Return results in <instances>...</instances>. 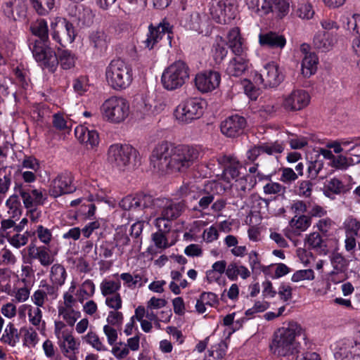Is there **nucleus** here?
<instances>
[{"mask_svg": "<svg viewBox=\"0 0 360 360\" xmlns=\"http://www.w3.org/2000/svg\"><path fill=\"white\" fill-rule=\"evenodd\" d=\"M302 335L305 340L304 330L302 326L296 322H290L274 333L270 349L279 356L294 355L300 352V344L295 338Z\"/></svg>", "mask_w": 360, "mask_h": 360, "instance_id": "f257e3e1", "label": "nucleus"}, {"mask_svg": "<svg viewBox=\"0 0 360 360\" xmlns=\"http://www.w3.org/2000/svg\"><path fill=\"white\" fill-rule=\"evenodd\" d=\"M105 79L112 89H126L133 81V69L121 59L112 60L105 68Z\"/></svg>", "mask_w": 360, "mask_h": 360, "instance_id": "f03ea898", "label": "nucleus"}, {"mask_svg": "<svg viewBox=\"0 0 360 360\" xmlns=\"http://www.w3.org/2000/svg\"><path fill=\"white\" fill-rule=\"evenodd\" d=\"M101 112L105 121L115 124H120L129 115V103L122 96H112L104 101L101 106Z\"/></svg>", "mask_w": 360, "mask_h": 360, "instance_id": "7ed1b4c3", "label": "nucleus"}, {"mask_svg": "<svg viewBox=\"0 0 360 360\" xmlns=\"http://www.w3.org/2000/svg\"><path fill=\"white\" fill-rule=\"evenodd\" d=\"M108 160L113 167L124 171L131 164L140 162L139 153L130 145L113 144L108 149Z\"/></svg>", "mask_w": 360, "mask_h": 360, "instance_id": "20e7f679", "label": "nucleus"}, {"mask_svg": "<svg viewBox=\"0 0 360 360\" xmlns=\"http://www.w3.org/2000/svg\"><path fill=\"white\" fill-rule=\"evenodd\" d=\"M190 70L186 63L177 60L166 68L162 75L161 82L167 90L181 87L189 78Z\"/></svg>", "mask_w": 360, "mask_h": 360, "instance_id": "39448f33", "label": "nucleus"}, {"mask_svg": "<svg viewBox=\"0 0 360 360\" xmlns=\"http://www.w3.org/2000/svg\"><path fill=\"white\" fill-rule=\"evenodd\" d=\"M76 283L72 281L67 291L63 294L62 300L58 304L59 318L62 319L68 326L72 327L81 317V312L78 309L75 300V289Z\"/></svg>", "mask_w": 360, "mask_h": 360, "instance_id": "423d86ee", "label": "nucleus"}, {"mask_svg": "<svg viewBox=\"0 0 360 360\" xmlns=\"http://www.w3.org/2000/svg\"><path fill=\"white\" fill-rule=\"evenodd\" d=\"M173 144L167 141L158 143L150 155V166L156 172H173Z\"/></svg>", "mask_w": 360, "mask_h": 360, "instance_id": "0eeeda50", "label": "nucleus"}, {"mask_svg": "<svg viewBox=\"0 0 360 360\" xmlns=\"http://www.w3.org/2000/svg\"><path fill=\"white\" fill-rule=\"evenodd\" d=\"M33 57L36 62L44 69L54 72L58 65L56 52L49 46L48 42L35 40L30 45Z\"/></svg>", "mask_w": 360, "mask_h": 360, "instance_id": "6e6552de", "label": "nucleus"}, {"mask_svg": "<svg viewBox=\"0 0 360 360\" xmlns=\"http://www.w3.org/2000/svg\"><path fill=\"white\" fill-rule=\"evenodd\" d=\"M51 37L61 46L75 41L76 32L73 25L66 18L55 17L50 22Z\"/></svg>", "mask_w": 360, "mask_h": 360, "instance_id": "1a4fd4ad", "label": "nucleus"}, {"mask_svg": "<svg viewBox=\"0 0 360 360\" xmlns=\"http://www.w3.org/2000/svg\"><path fill=\"white\" fill-rule=\"evenodd\" d=\"M200 155L198 147L190 146H174L173 171L184 172L192 166Z\"/></svg>", "mask_w": 360, "mask_h": 360, "instance_id": "9d476101", "label": "nucleus"}, {"mask_svg": "<svg viewBox=\"0 0 360 360\" xmlns=\"http://www.w3.org/2000/svg\"><path fill=\"white\" fill-rule=\"evenodd\" d=\"M336 360H360V331L355 338H345L337 341L333 348Z\"/></svg>", "mask_w": 360, "mask_h": 360, "instance_id": "9b49d317", "label": "nucleus"}, {"mask_svg": "<svg viewBox=\"0 0 360 360\" xmlns=\"http://www.w3.org/2000/svg\"><path fill=\"white\" fill-rule=\"evenodd\" d=\"M202 113V102L198 98H191L176 107L174 116L179 122L186 124L200 118Z\"/></svg>", "mask_w": 360, "mask_h": 360, "instance_id": "f8f14e48", "label": "nucleus"}, {"mask_svg": "<svg viewBox=\"0 0 360 360\" xmlns=\"http://www.w3.org/2000/svg\"><path fill=\"white\" fill-rule=\"evenodd\" d=\"M210 14L216 22L227 24L235 18L233 4L231 0H212Z\"/></svg>", "mask_w": 360, "mask_h": 360, "instance_id": "ddd939ff", "label": "nucleus"}, {"mask_svg": "<svg viewBox=\"0 0 360 360\" xmlns=\"http://www.w3.org/2000/svg\"><path fill=\"white\" fill-rule=\"evenodd\" d=\"M77 189L74 183L73 174L68 171L61 172L52 180L49 193L53 198H58L65 194L72 193Z\"/></svg>", "mask_w": 360, "mask_h": 360, "instance_id": "4468645a", "label": "nucleus"}, {"mask_svg": "<svg viewBox=\"0 0 360 360\" xmlns=\"http://www.w3.org/2000/svg\"><path fill=\"white\" fill-rule=\"evenodd\" d=\"M156 210L160 214L171 221L178 218L185 210V204L184 202H174L166 198H153L151 207Z\"/></svg>", "mask_w": 360, "mask_h": 360, "instance_id": "2eb2a0df", "label": "nucleus"}, {"mask_svg": "<svg viewBox=\"0 0 360 360\" xmlns=\"http://www.w3.org/2000/svg\"><path fill=\"white\" fill-rule=\"evenodd\" d=\"M13 191L22 198L23 205L30 209L35 205H42L44 198L41 189L33 188L24 183H15Z\"/></svg>", "mask_w": 360, "mask_h": 360, "instance_id": "dca6fc26", "label": "nucleus"}, {"mask_svg": "<svg viewBox=\"0 0 360 360\" xmlns=\"http://www.w3.org/2000/svg\"><path fill=\"white\" fill-rule=\"evenodd\" d=\"M310 102V96L303 89H294L282 97V108L288 112L300 111L306 108Z\"/></svg>", "mask_w": 360, "mask_h": 360, "instance_id": "f3484780", "label": "nucleus"}, {"mask_svg": "<svg viewBox=\"0 0 360 360\" xmlns=\"http://www.w3.org/2000/svg\"><path fill=\"white\" fill-rule=\"evenodd\" d=\"M58 297V289L47 283L39 285L37 290L31 295V301L34 306L44 307L46 304H51Z\"/></svg>", "mask_w": 360, "mask_h": 360, "instance_id": "a211bd4d", "label": "nucleus"}, {"mask_svg": "<svg viewBox=\"0 0 360 360\" xmlns=\"http://www.w3.org/2000/svg\"><path fill=\"white\" fill-rule=\"evenodd\" d=\"M172 28L173 26L165 20L160 22L158 26L149 25L146 39L143 41L145 46L149 49H152L166 34H167V39L169 40V42H171L172 38Z\"/></svg>", "mask_w": 360, "mask_h": 360, "instance_id": "6ab92c4d", "label": "nucleus"}, {"mask_svg": "<svg viewBox=\"0 0 360 360\" xmlns=\"http://www.w3.org/2000/svg\"><path fill=\"white\" fill-rule=\"evenodd\" d=\"M18 172L24 183H34L37 179V174L40 172L39 162L34 156L25 155L18 166Z\"/></svg>", "mask_w": 360, "mask_h": 360, "instance_id": "aec40b11", "label": "nucleus"}, {"mask_svg": "<svg viewBox=\"0 0 360 360\" xmlns=\"http://www.w3.org/2000/svg\"><path fill=\"white\" fill-rule=\"evenodd\" d=\"M221 75L217 71H205L198 73L195 77V85L202 93L211 92L220 84Z\"/></svg>", "mask_w": 360, "mask_h": 360, "instance_id": "412c9836", "label": "nucleus"}, {"mask_svg": "<svg viewBox=\"0 0 360 360\" xmlns=\"http://www.w3.org/2000/svg\"><path fill=\"white\" fill-rule=\"evenodd\" d=\"M283 73L275 63H266L259 76L263 85L270 88L278 86L283 82Z\"/></svg>", "mask_w": 360, "mask_h": 360, "instance_id": "4be33fe9", "label": "nucleus"}, {"mask_svg": "<svg viewBox=\"0 0 360 360\" xmlns=\"http://www.w3.org/2000/svg\"><path fill=\"white\" fill-rule=\"evenodd\" d=\"M152 202L153 197L150 195H129L120 201L119 206L124 210H142L150 207Z\"/></svg>", "mask_w": 360, "mask_h": 360, "instance_id": "5701e85b", "label": "nucleus"}, {"mask_svg": "<svg viewBox=\"0 0 360 360\" xmlns=\"http://www.w3.org/2000/svg\"><path fill=\"white\" fill-rule=\"evenodd\" d=\"M246 121L242 116L235 115L228 117L221 123L222 134L229 137H235L243 132Z\"/></svg>", "mask_w": 360, "mask_h": 360, "instance_id": "b1692460", "label": "nucleus"}, {"mask_svg": "<svg viewBox=\"0 0 360 360\" xmlns=\"http://www.w3.org/2000/svg\"><path fill=\"white\" fill-rule=\"evenodd\" d=\"M27 251L30 259L38 260L44 267H48L54 262V255H51L50 250L46 246H37L34 243H30L27 247Z\"/></svg>", "mask_w": 360, "mask_h": 360, "instance_id": "393cba45", "label": "nucleus"}, {"mask_svg": "<svg viewBox=\"0 0 360 360\" xmlns=\"http://www.w3.org/2000/svg\"><path fill=\"white\" fill-rule=\"evenodd\" d=\"M337 43V35L333 32L318 31L313 38L314 49L322 52L331 50Z\"/></svg>", "mask_w": 360, "mask_h": 360, "instance_id": "a878e982", "label": "nucleus"}, {"mask_svg": "<svg viewBox=\"0 0 360 360\" xmlns=\"http://www.w3.org/2000/svg\"><path fill=\"white\" fill-rule=\"evenodd\" d=\"M227 44L234 55L247 54L248 47L238 27H233L229 32Z\"/></svg>", "mask_w": 360, "mask_h": 360, "instance_id": "bb28decb", "label": "nucleus"}, {"mask_svg": "<svg viewBox=\"0 0 360 360\" xmlns=\"http://www.w3.org/2000/svg\"><path fill=\"white\" fill-rule=\"evenodd\" d=\"M75 134L77 139L87 148L93 149L99 143V135L96 130L79 126L75 128Z\"/></svg>", "mask_w": 360, "mask_h": 360, "instance_id": "cd10ccee", "label": "nucleus"}, {"mask_svg": "<svg viewBox=\"0 0 360 360\" xmlns=\"http://www.w3.org/2000/svg\"><path fill=\"white\" fill-rule=\"evenodd\" d=\"M59 340L60 348L65 357L70 360H77V354L79 353V342L77 341L70 333L66 334Z\"/></svg>", "mask_w": 360, "mask_h": 360, "instance_id": "c85d7f7f", "label": "nucleus"}, {"mask_svg": "<svg viewBox=\"0 0 360 360\" xmlns=\"http://www.w3.org/2000/svg\"><path fill=\"white\" fill-rule=\"evenodd\" d=\"M304 244L309 249L313 250L319 255L326 256L329 252L326 240L323 239L318 232H312L307 235Z\"/></svg>", "mask_w": 360, "mask_h": 360, "instance_id": "c756f323", "label": "nucleus"}, {"mask_svg": "<svg viewBox=\"0 0 360 360\" xmlns=\"http://www.w3.org/2000/svg\"><path fill=\"white\" fill-rule=\"evenodd\" d=\"M222 162L226 164L222 174V178L224 181L230 182L240 176L243 166L236 158L224 156Z\"/></svg>", "mask_w": 360, "mask_h": 360, "instance_id": "7c9ffc66", "label": "nucleus"}, {"mask_svg": "<svg viewBox=\"0 0 360 360\" xmlns=\"http://www.w3.org/2000/svg\"><path fill=\"white\" fill-rule=\"evenodd\" d=\"M258 37L259 43L262 46L281 49L286 44L285 37L275 32H262Z\"/></svg>", "mask_w": 360, "mask_h": 360, "instance_id": "2f4dec72", "label": "nucleus"}, {"mask_svg": "<svg viewBox=\"0 0 360 360\" xmlns=\"http://www.w3.org/2000/svg\"><path fill=\"white\" fill-rule=\"evenodd\" d=\"M235 56L228 63L226 72L230 76L239 77L248 69L249 60L247 54Z\"/></svg>", "mask_w": 360, "mask_h": 360, "instance_id": "473e14b6", "label": "nucleus"}, {"mask_svg": "<svg viewBox=\"0 0 360 360\" xmlns=\"http://www.w3.org/2000/svg\"><path fill=\"white\" fill-rule=\"evenodd\" d=\"M89 46L94 52L101 53L106 51L108 44V36L102 30L92 31L88 37Z\"/></svg>", "mask_w": 360, "mask_h": 360, "instance_id": "72a5a7b5", "label": "nucleus"}, {"mask_svg": "<svg viewBox=\"0 0 360 360\" xmlns=\"http://www.w3.org/2000/svg\"><path fill=\"white\" fill-rule=\"evenodd\" d=\"M270 1L245 0V4L251 15L264 18L271 14Z\"/></svg>", "mask_w": 360, "mask_h": 360, "instance_id": "f704fd0d", "label": "nucleus"}, {"mask_svg": "<svg viewBox=\"0 0 360 360\" xmlns=\"http://www.w3.org/2000/svg\"><path fill=\"white\" fill-rule=\"evenodd\" d=\"M96 286L94 282L90 279L85 280L77 289H75V303L83 304L84 301L89 300V298L95 294Z\"/></svg>", "mask_w": 360, "mask_h": 360, "instance_id": "c9c22d12", "label": "nucleus"}, {"mask_svg": "<svg viewBox=\"0 0 360 360\" xmlns=\"http://www.w3.org/2000/svg\"><path fill=\"white\" fill-rule=\"evenodd\" d=\"M250 275V271L239 262L233 261L227 266L226 276L231 281H236L238 277L245 280Z\"/></svg>", "mask_w": 360, "mask_h": 360, "instance_id": "e433bc0d", "label": "nucleus"}, {"mask_svg": "<svg viewBox=\"0 0 360 360\" xmlns=\"http://www.w3.org/2000/svg\"><path fill=\"white\" fill-rule=\"evenodd\" d=\"M218 302V297L215 293L203 292L197 299L195 308L198 314H203L207 311V307H214Z\"/></svg>", "mask_w": 360, "mask_h": 360, "instance_id": "4c0bfd02", "label": "nucleus"}, {"mask_svg": "<svg viewBox=\"0 0 360 360\" xmlns=\"http://www.w3.org/2000/svg\"><path fill=\"white\" fill-rule=\"evenodd\" d=\"M5 205L9 217L15 219H20L22 213V205L18 195L15 192L6 200Z\"/></svg>", "mask_w": 360, "mask_h": 360, "instance_id": "58836bf2", "label": "nucleus"}, {"mask_svg": "<svg viewBox=\"0 0 360 360\" xmlns=\"http://www.w3.org/2000/svg\"><path fill=\"white\" fill-rule=\"evenodd\" d=\"M291 3L292 0H271V14L278 19L284 18L290 12Z\"/></svg>", "mask_w": 360, "mask_h": 360, "instance_id": "ea45409f", "label": "nucleus"}, {"mask_svg": "<svg viewBox=\"0 0 360 360\" xmlns=\"http://www.w3.org/2000/svg\"><path fill=\"white\" fill-rule=\"evenodd\" d=\"M0 340L4 344H6L11 347H14L20 341V333L18 332V328L15 326V325L9 322L3 333L2 336L0 338Z\"/></svg>", "mask_w": 360, "mask_h": 360, "instance_id": "a19ab883", "label": "nucleus"}, {"mask_svg": "<svg viewBox=\"0 0 360 360\" xmlns=\"http://www.w3.org/2000/svg\"><path fill=\"white\" fill-rule=\"evenodd\" d=\"M319 58L314 53H307L302 60V74L305 77H309L317 70Z\"/></svg>", "mask_w": 360, "mask_h": 360, "instance_id": "79ce46f5", "label": "nucleus"}, {"mask_svg": "<svg viewBox=\"0 0 360 360\" xmlns=\"http://www.w3.org/2000/svg\"><path fill=\"white\" fill-rule=\"evenodd\" d=\"M67 273L65 267L60 264H54L50 269L49 279L51 285L57 287L62 286L66 280Z\"/></svg>", "mask_w": 360, "mask_h": 360, "instance_id": "37998d69", "label": "nucleus"}, {"mask_svg": "<svg viewBox=\"0 0 360 360\" xmlns=\"http://www.w3.org/2000/svg\"><path fill=\"white\" fill-rule=\"evenodd\" d=\"M31 287L27 283H22L20 281L14 283V291L12 295L13 301L17 303L27 302L30 296Z\"/></svg>", "mask_w": 360, "mask_h": 360, "instance_id": "c03bdc74", "label": "nucleus"}, {"mask_svg": "<svg viewBox=\"0 0 360 360\" xmlns=\"http://www.w3.org/2000/svg\"><path fill=\"white\" fill-rule=\"evenodd\" d=\"M27 317L30 324L37 330L40 331L45 330L46 323L43 320V313L40 307L31 304Z\"/></svg>", "mask_w": 360, "mask_h": 360, "instance_id": "a18cd8bd", "label": "nucleus"}, {"mask_svg": "<svg viewBox=\"0 0 360 360\" xmlns=\"http://www.w3.org/2000/svg\"><path fill=\"white\" fill-rule=\"evenodd\" d=\"M30 30L32 34L39 38L38 41L48 42L49 27L46 20L39 18L34 21L30 25Z\"/></svg>", "mask_w": 360, "mask_h": 360, "instance_id": "49530a36", "label": "nucleus"}, {"mask_svg": "<svg viewBox=\"0 0 360 360\" xmlns=\"http://www.w3.org/2000/svg\"><path fill=\"white\" fill-rule=\"evenodd\" d=\"M114 240L115 248H117L119 255H122L125 252V248L129 246L130 242L126 227L121 226L116 229Z\"/></svg>", "mask_w": 360, "mask_h": 360, "instance_id": "de8ad7c7", "label": "nucleus"}, {"mask_svg": "<svg viewBox=\"0 0 360 360\" xmlns=\"http://www.w3.org/2000/svg\"><path fill=\"white\" fill-rule=\"evenodd\" d=\"M205 190L194 182L183 184L179 189L180 193L190 200H198Z\"/></svg>", "mask_w": 360, "mask_h": 360, "instance_id": "09e8293b", "label": "nucleus"}, {"mask_svg": "<svg viewBox=\"0 0 360 360\" xmlns=\"http://www.w3.org/2000/svg\"><path fill=\"white\" fill-rule=\"evenodd\" d=\"M37 329L33 327L22 328L20 331L23 333L22 345L27 348H34L38 344L39 338Z\"/></svg>", "mask_w": 360, "mask_h": 360, "instance_id": "8fccbe9b", "label": "nucleus"}, {"mask_svg": "<svg viewBox=\"0 0 360 360\" xmlns=\"http://www.w3.org/2000/svg\"><path fill=\"white\" fill-rule=\"evenodd\" d=\"M311 220L307 215H300L297 218L295 217L290 221V226L296 234L305 231L311 225Z\"/></svg>", "mask_w": 360, "mask_h": 360, "instance_id": "3c124183", "label": "nucleus"}, {"mask_svg": "<svg viewBox=\"0 0 360 360\" xmlns=\"http://www.w3.org/2000/svg\"><path fill=\"white\" fill-rule=\"evenodd\" d=\"M121 288V282L110 279H104L100 284L101 293L103 297L115 295L119 292Z\"/></svg>", "mask_w": 360, "mask_h": 360, "instance_id": "603ef678", "label": "nucleus"}, {"mask_svg": "<svg viewBox=\"0 0 360 360\" xmlns=\"http://www.w3.org/2000/svg\"><path fill=\"white\" fill-rule=\"evenodd\" d=\"M58 63L64 70H69L75 67L76 57L75 55L69 50H59L58 51Z\"/></svg>", "mask_w": 360, "mask_h": 360, "instance_id": "864d4df0", "label": "nucleus"}, {"mask_svg": "<svg viewBox=\"0 0 360 360\" xmlns=\"http://www.w3.org/2000/svg\"><path fill=\"white\" fill-rule=\"evenodd\" d=\"M226 349L227 346L224 342L214 345L208 350L205 360H222L226 355Z\"/></svg>", "mask_w": 360, "mask_h": 360, "instance_id": "5fc2aeb1", "label": "nucleus"}, {"mask_svg": "<svg viewBox=\"0 0 360 360\" xmlns=\"http://www.w3.org/2000/svg\"><path fill=\"white\" fill-rule=\"evenodd\" d=\"M35 11L40 15L48 14L54 7L55 0H30Z\"/></svg>", "mask_w": 360, "mask_h": 360, "instance_id": "6e6d98bb", "label": "nucleus"}, {"mask_svg": "<svg viewBox=\"0 0 360 360\" xmlns=\"http://www.w3.org/2000/svg\"><path fill=\"white\" fill-rule=\"evenodd\" d=\"M82 340L97 351L103 352L108 350L98 335L94 331L89 330L87 334L82 338Z\"/></svg>", "mask_w": 360, "mask_h": 360, "instance_id": "4d7b16f0", "label": "nucleus"}, {"mask_svg": "<svg viewBox=\"0 0 360 360\" xmlns=\"http://www.w3.org/2000/svg\"><path fill=\"white\" fill-rule=\"evenodd\" d=\"M330 264L333 269L338 271H346L348 266V261L342 255V254L333 252L330 255Z\"/></svg>", "mask_w": 360, "mask_h": 360, "instance_id": "13d9d810", "label": "nucleus"}, {"mask_svg": "<svg viewBox=\"0 0 360 360\" xmlns=\"http://www.w3.org/2000/svg\"><path fill=\"white\" fill-rule=\"evenodd\" d=\"M34 233H36L39 240L45 245H49L53 238L51 230L41 224L36 226Z\"/></svg>", "mask_w": 360, "mask_h": 360, "instance_id": "bf43d9fd", "label": "nucleus"}, {"mask_svg": "<svg viewBox=\"0 0 360 360\" xmlns=\"http://www.w3.org/2000/svg\"><path fill=\"white\" fill-rule=\"evenodd\" d=\"M295 15L303 20H309L313 18L314 11L311 4L308 2L300 3L295 11Z\"/></svg>", "mask_w": 360, "mask_h": 360, "instance_id": "052dcab7", "label": "nucleus"}, {"mask_svg": "<svg viewBox=\"0 0 360 360\" xmlns=\"http://www.w3.org/2000/svg\"><path fill=\"white\" fill-rule=\"evenodd\" d=\"M346 235H358L360 230V221L349 216L345 219L342 224Z\"/></svg>", "mask_w": 360, "mask_h": 360, "instance_id": "680f3d73", "label": "nucleus"}, {"mask_svg": "<svg viewBox=\"0 0 360 360\" xmlns=\"http://www.w3.org/2000/svg\"><path fill=\"white\" fill-rule=\"evenodd\" d=\"M326 188L328 191L336 195L345 193L349 191L347 186H345L342 181L335 177L330 179L328 181Z\"/></svg>", "mask_w": 360, "mask_h": 360, "instance_id": "e2e57ef3", "label": "nucleus"}, {"mask_svg": "<svg viewBox=\"0 0 360 360\" xmlns=\"http://www.w3.org/2000/svg\"><path fill=\"white\" fill-rule=\"evenodd\" d=\"M214 199V194L207 192L205 189L198 198V206L194 207L193 210L195 211H202L207 209L213 202Z\"/></svg>", "mask_w": 360, "mask_h": 360, "instance_id": "0e129e2a", "label": "nucleus"}, {"mask_svg": "<svg viewBox=\"0 0 360 360\" xmlns=\"http://www.w3.org/2000/svg\"><path fill=\"white\" fill-rule=\"evenodd\" d=\"M314 278V271L311 269L297 270L291 276V281L294 283L313 281Z\"/></svg>", "mask_w": 360, "mask_h": 360, "instance_id": "69168bd1", "label": "nucleus"}, {"mask_svg": "<svg viewBox=\"0 0 360 360\" xmlns=\"http://www.w3.org/2000/svg\"><path fill=\"white\" fill-rule=\"evenodd\" d=\"M30 233L25 231L24 233H16L12 236L8 237V242L15 248L19 249L28 243Z\"/></svg>", "mask_w": 360, "mask_h": 360, "instance_id": "338daca9", "label": "nucleus"}, {"mask_svg": "<svg viewBox=\"0 0 360 360\" xmlns=\"http://www.w3.org/2000/svg\"><path fill=\"white\" fill-rule=\"evenodd\" d=\"M89 82L87 77L81 76L73 80L72 87L78 95H83L89 89Z\"/></svg>", "mask_w": 360, "mask_h": 360, "instance_id": "774afa93", "label": "nucleus"}]
</instances>
